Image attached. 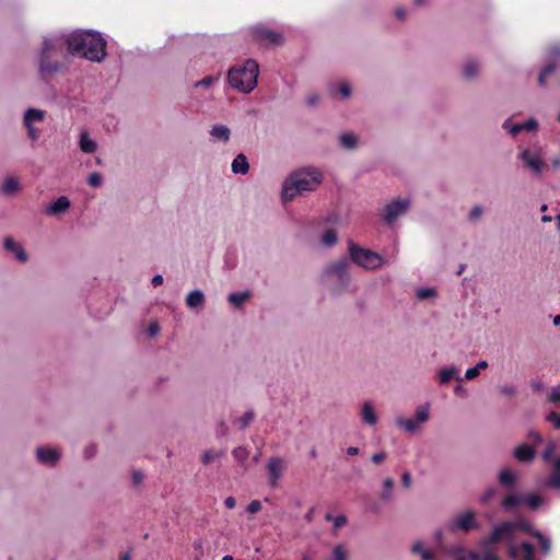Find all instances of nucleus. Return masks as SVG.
I'll return each instance as SVG.
<instances>
[{
  "label": "nucleus",
  "instance_id": "f257e3e1",
  "mask_svg": "<svg viewBox=\"0 0 560 560\" xmlns=\"http://www.w3.org/2000/svg\"><path fill=\"white\" fill-rule=\"evenodd\" d=\"M518 532L535 537L544 555L550 552V538L545 536L541 532L535 530L533 524L524 517H516L512 521H502L495 524L491 533L478 542V551H467L465 548L457 545L451 547L447 552L454 560H500L497 555V542L510 541L515 538Z\"/></svg>",
  "mask_w": 560,
  "mask_h": 560
},
{
  "label": "nucleus",
  "instance_id": "f03ea898",
  "mask_svg": "<svg viewBox=\"0 0 560 560\" xmlns=\"http://www.w3.org/2000/svg\"><path fill=\"white\" fill-rule=\"evenodd\" d=\"M65 35H50L43 39L37 57L38 73L45 81L67 69Z\"/></svg>",
  "mask_w": 560,
  "mask_h": 560
},
{
  "label": "nucleus",
  "instance_id": "7ed1b4c3",
  "mask_svg": "<svg viewBox=\"0 0 560 560\" xmlns=\"http://www.w3.org/2000/svg\"><path fill=\"white\" fill-rule=\"evenodd\" d=\"M65 37L67 50L72 56H80L93 62H101L106 57V40L98 32L74 31Z\"/></svg>",
  "mask_w": 560,
  "mask_h": 560
},
{
  "label": "nucleus",
  "instance_id": "20e7f679",
  "mask_svg": "<svg viewBox=\"0 0 560 560\" xmlns=\"http://www.w3.org/2000/svg\"><path fill=\"white\" fill-rule=\"evenodd\" d=\"M323 179L322 171L314 166H306L293 171L282 183V201L290 202L303 192L315 190L322 184Z\"/></svg>",
  "mask_w": 560,
  "mask_h": 560
},
{
  "label": "nucleus",
  "instance_id": "39448f33",
  "mask_svg": "<svg viewBox=\"0 0 560 560\" xmlns=\"http://www.w3.org/2000/svg\"><path fill=\"white\" fill-rule=\"evenodd\" d=\"M259 65L255 59H246L228 71L229 85L238 93H250L258 83Z\"/></svg>",
  "mask_w": 560,
  "mask_h": 560
},
{
  "label": "nucleus",
  "instance_id": "423d86ee",
  "mask_svg": "<svg viewBox=\"0 0 560 560\" xmlns=\"http://www.w3.org/2000/svg\"><path fill=\"white\" fill-rule=\"evenodd\" d=\"M320 280L326 285H329L336 294L350 291L351 275L349 260L342 257L326 265L322 270Z\"/></svg>",
  "mask_w": 560,
  "mask_h": 560
},
{
  "label": "nucleus",
  "instance_id": "0eeeda50",
  "mask_svg": "<svg viewBox=\"0 0 560 560\" xmlns=\"http://www.w3.org/2000/svg\"><path fill=\"white\" fill-rule=\"evenodd\" d=\"M348 255L352 264L366 271L378 270L385 265V258L381 254L354 242L348 243Z\"/></svg>",
  "mask_w": 560,
  "mask_h": 560
},
{
  "label": "nucleus",
  "instance_id": "6e6552de",
  "mask_svg": "<svg viewBox=\"0 0 560 560\" xmlns=\"http://www.w3.org/2000/svg\"><path fill=\"white\" fill-rule=\"evenodd\" d=\"M247 37L265 47H275L283 44V35L262 23L248 27Z\"/></svg>",
  "mask_w": 560,
  "mask_h": 560
},
{
  "label": "nucleus",
  "instance_id": "1a4fd4ad",
  "mask_svg": "<svg viewBox=\"0 0 560 560\" xmlns=\"http://www.w3.org/2000/svg\"><path fill=\"white\" fill-rule=\"evenodd\" d=\"M517 159L536 177L541 176L547 166L544 160V150L539 145L521 149Z\"/></svg>",
  "mask_w": 560,
  "mask_h": 560
},
{
  "label": "nucleus",
  "instance_id": "9d476101",
  "mask_svg": "<svg viewBox=\"0 0 560 560\" xmlns=\"http://www.w3.org/2000/svg\"><path fill=\"white\" fill-rule=\"evenodd\" d=\"M429 418L430 406L421 405L416 408L413 418L409 419L405 417H397L395 423L400 430L409 434H415L420 430L421 425L429 420Z\"/></svg>",
  "mask_w": 560,
  "mask_h": 560
},
{
  "label": "nucleus",
  "instance_id": "9b49d317",
  "mask_svg": "<svg viewBox=\"0 0 560 560\" xmlns=\"http://www.w3.org/2000/svg\"><path fill=\"white\" fill-rule=\"evenodd\" d=\"M410 205L411 201L407 197L390 200L384 206L382 211L384 222L388 225L394 224L400 217L408 212Z\"/></svg>",
  "mask_w": 560,
  "mask_h": 560
},
{
  "label": "nucleus",
  "instance_id": "f8f14e48",
  "mask_svg": "<svg viewBox=\"0 0 560 560\" xmlns=\"http://www.w3.org/2000/svg\"><path fill=\"white\" fill-rule=\"evenodd\" d=\"M45 118L46 112L44 109L31 107L24 112L22 124L30 140L37 141L40 138V130L36 127V124L43 122Z\"/></svg>",
  "mask_w": 560,
  "mask_h": 560
},
{
  "label": "nucleus",
  "instance_id": "ddd939ff",
  "mask_svg": "<svg viewBox=\"0 0 560 560\" xmlns=\"http://www.w3.org/2000/svg\"><path fill=\"white\" fill-rule=\"evenodd\" d=\"M514 540L515 538L510 541H502V544L508 546L509 556L513 560H536L535 548L532 544L523 541L520 545H515ZM498 544H501V541H498L497 545Z\"/></svg>",
  "mask_w": 560,
  "mask_h": 560
},
{
  "label": "nucleus",
  "instance_id": "4468645a",
  "mask_svg": "<svg viewBox=\"0 0 560 560\" xmlns=\"http://www.w3.org/2000/svg\"><path fill=\"white\" fill-rule=\"evenodd\" d=\"M478 527L479 524L476 521V515L472 511H466L457 514L451 523L452 530L462 529L465 533H468L471 529H476Z\"/></svg>",
  "mask_w": 560,
  "mask_h": 560
},
{
  "label": "nucleus",
  "instance_id": "2eb2a0df",
  "mask_svg": "<svg viewBox=\"0 0 560 560\" xmlns=\"http://www.w3.org/2000/svg\"><path fill=\"white\" fill-rule=\"evenodd\" d=\"M502 128L512 137H516L521 131H536L538 122L534 118H529L525 122H512L511 119H506L503 121Z\"/></svg>",
  "mask_w": 560,
  "mask_h": 560
},
{
  "label": "nucleus",
  "instance_id": "dca6fc26",
  "mask_svg": "<svg viewBox=\"0 0 560 560\" xmlns=\"http://www.w3.org/2000/svg\"><path fill=\"white\" fill-rule=\"evenodd\" d=\"M560 57V44L551 45L548 48L549 63L540 71L538 75L539 85L544 86L547 83V78L555 72V62Z\"/></svg>",
  "mask_w": 560,
  "mask_h": 560
},
{
  "label": "nucleus",
  "instance_id": "f3484780",
  "mask_svg": "<svg viewBox=\"0 0 560 560\" xmlns=\"http://www.w3.org/2000/svg\"><path fill=\"white\" fill-rule=\"evenodd\" d=\"M285 468H287V463L284 462V459H282L280 457H277V456L271 457L268 460L267 471H268L269 482L272 487H275L278 483V481L282 477Z\"/></svg>",
  "mask_w": 560,
  "mask_h": 560
},
{
  "label": "nucleus",
  "instance_id": "a211bd4d",
  "mask_svg": "<svg viewBox=\"0 0 560 560\" xmlns=\"http://www.w3.org/2000/svg\"><path fill=\"white\" fill-rule=\"evenodd\" d=\"M35 455H36V459L40 464L50 466V467L55 466L61 457V453L57 448L51 447V446L37 447Z\"/></svg>",
  "mask_w": 560,
  "mask_h": 560
},
{
  "label": "nucleus",
  "instance_id": "6ab92c4d",
  "mask_svg": "<svg viewBox=\"0 0 560 560\" xmlns=\"http://www.w3.org/2000/svg\"><path fill=\"white\" fill-rule=\"evenodd\" d=\"M231 129L222 124H214L209 130V140L212 143L228 144L231 140Z\"/></svg>",
  "mask_w": 560,
  "mask_h": 560
},
{
  "label": "nucleus",
  "instance_id": "aec40b11",
  "mask_svg": "<svg viewBox=\"0 0 560 560\" xmlns=\"http://www.w3.org/2000/svg\"><path fill=\"white\" fill-rule=\"evenodd\" d=\"M3 247L8 253L14 255L15 259L20 262H26L28 255L20 242L12 236H5L3 240Z\"/></svg>",
  "mask_w": 560,
  "mask_h": 560
},
{
  "label": "nucleus",
  "instance_id": "412c9836",
  "mask_svg": "<svg viewBox=\"0 0 560 560\" xmlns=\"http://www.w3.org/2000/svg\"><path fill=\"white\" fill-rule=\"evenodd\" d=\"M513 455L517 462L527 464L535 459L536 450L530 444L522 443L515 447Z\"/></svg>",
  "mask_w": 560,
  "mask_h": 560
},
{
  "label": "nucleus",
  "instance_id": "4be33fe9",
  "mask_svg": "<svg viewBox=\"0 0 560 560\" xmlns=\"http://www.w3.org/2000/svg\"><path fill=\"white\" fill-rule=\"evenodd\" d=\"M522 504H524V494L518 492H511L501 501V506L505 512H512Z\"/></svg>",
  "mask_w": 560,
  "mask_h": 560
},
{
  "label": "nucleus",
  "instance_id": "5701e85b",
  "mask_svg": "<svg viewBox=\"0 0 560 560\" xmlns=\"http://www.w3.org/2000/svg\"><path fill=\"white\" fill-rule=\"evenodd\" d=\"M70 206H71L70 199L66 196H60L45 209V212H46V214H49V215L61 214V213H65L66 211H68Z\"/></svg>",
  "mask_w": 560,
  "mask_h": 560
},
{
  "label": "nucleus",
  "instance_id": "b1692460",
  "mask_svg": "<svg viewBox=\"0 0 560 560\" xmlns=\"http://www.w3.org/2000/svg\"><path fill=\"white\" fill-rule=\"evenodd\" d=\"M79 147L86 154H92L98 149L97 142L90 137L89 131L85 129L80 131Z\"/></svg>",
  "mask_w": 560,
  "mask_h": 560
},
{
  "label": "nucleus",
  "instance_id": "393cba45",
  "mask_svg": "<svg viewBox=\"0 0 560 560\" xmlns=\"http://www.w3.org/2000/svg\"><path fill=\"white\" fill-rule=\"evenodd\" d=\"M360 416L362 421L369 425H375L378 421L375 407L371 401H364L362 404Z\"/></svg>",
  "mask_w": 560,
  "mask_h": 560
},
{
  "label": "nucleus",
  "instance_id": "a878e982",
  "mask_svg": "<svg viewBox=\"0 0 560 560\" xmlns=\"http://www.w3.org/2000/svg\"><path fill=\"white\" fill-rule=\"evenodd\" d=\"M546 486L560 491V457H556L550 466V475L546 480Z\"/></svg>",
  "mask_w": 560,
  "mask_h": 560
},
{
  "label": "nucleus",
  "instance_id": "bb28decb",
  "mask_svg": "<svg viewBox=\"0 0 560 560\" xmlns=\"http://www.w3.org/2000/svg\"><path fill=\"white\" fill-rule=\"evenodd\" d=\"M231 171L233 174L246 175L249 172V162L244 153L235 155L231 163Z\"/></svg>",
  "mask_w": 560,
  "mask_h": 560
},
{
  "label": "nucleus",
  "instance_id": "cd10ccee",
  "mask_svg": "<svg viewBox=\"0 0 560 560\" xmlns=\"http://www.w3.org/2000/svg\"><path fill=\"white\" fill-rule=\"evenodd\" d=\"M339 145L346 150H355L360 144L359 137L353 132H342L338 137Z\"/></svg>",
  "mask_w": 560,
  "mask_h": 560
},
{
  "label": "nucleus",
  "instance_id": "c85d7f7f",
  "mask_svg": "<svg viewBox=\"0 0 560 560\" xmlns=\"http://www.w3.org/2000/svg\"><path fill=\"white\" fill-rule=\"evenodd\" d=\"M185 302L190 310L201 308L205 305V294L201 290H192L187 294Z\"/></svg>",
  "mask_w": 560,
  "mask_h": 560
},
{
  "label": "nucleus",
  "instance_id": "c756f323",
  "mask_svg": "<svg viewBox=\"0 0 560 560\" xmlns=\"http://www.w3.org/2000/svg\"><path fill=\"white\" fill-rule=\"evenodd\" d=\"M411 552L419 555L421 560H436L434 552L427 548L422 541H415L411 546Z\"/></svg>",
  "mask_w": 560,
  "mask_h": 560
},
{
  "label": "nucleus",
  "instance_id": "7c9ffc66",
  "mask_svg": "<svg viewBox=\"0 0 560 560\" xmlns=\"http://www.w3.org/2000/svg\"><path fill=\"white\" fill-rule=\"evenodd\" d=\"M480 71V63L477 60H468L462 69V74L465 79H475Z\"/></svg>",
  "mask_w": 560,
  "mask_h": 560
},
{
  "label": "nucleus",
  "instance_id": "2f4dec72",
  "mask_svg": "<svg viewBox=\"0 0 560 560\" xmlns=\"http://www.w3.org/2000/svg\"><path fill=\"white\" fill-rule=\"evenodd\" d=\"M252 296L250 291L245 290L241 292H233L228 295V301L234 307H241L246 301H248Z\"/></svg>",
  "mask_w": 560,
  "mask_h": 560
},
{
  "label": "nucleus",
  "instance_id": "473e14b6",
  "mask_svg": "<svg viewBox=\"0 0 560 560\" xmlns=\"http://www.w3.org/2000/svg\"><path fill=\"white\" fill-rule=\"evenodd\" d=\"M499 482L503 487H513L516 483L517 475L515 471L511 470L510 468H504L499 474Z\"/></svg>",
  "mask_w": 560,
  "mask_h": 560
},
{
  "label": "nucleus",
  "instance_id": "72a5a7b5",
  "mask_svg": "<svg viewBox=\"0 0 560 560\" xmlns=\"http://www.w3.org/2000/svg\"><path fill=\"white\" fill-rule=\"evenodd\" d=\"M1 189L4 195H13L21 190V184L16 177L9 176L4 178Z\"/></svg>",
  "mask_w": 560,
  "mask_h": 560
},
{
  "label": "nucleus",
  "instance_id": "f704fd0d",
  "mask_svg": "<svg viewBox=\"0 0 560 560\" xmlns=\"http://www.w3.org/2000/svg\"><path fill=\"white\" fill-rule=\"evenodd\" d=\"M439 378L442 384H446L452 380L462 381L458 376V369L455 366L444 368L439 372Z\"/></svg>",
  "mask_w": 560,
  "mask_h": 560
},
{
  "label": "nucleus",
  "instance_id": "c9c22d12",
  "mask_svg": "<svg viewBox=\"0 0 560 560\" xmlns=\"http://www.w3.org/2000/svg\"><path fill=\"white\" fill-rule=\"evenodd\" d=\"M544 503H545V498L540 494H536V493L524 494V504H526L533 511L539 509Z\"/></svg>",
  "mask_w": 560,
  "mask_h": 560
},
{
  "label": "nucleus",
  "instance_id": "e433bc0d",
  "mask_svg": "<svg viewBox=\"0 0 560 560\" xmlns=\"http://www.w3.org/2000/svg\"><path fill=\"white\" fill-rule=\"evenodd\" d=\"M416 296L420 301L434 300L438 298V290L434 287H424L416 290Z\"/></svg>",
  "mask_w": 560,
  "mask_h": 560
},
{
  "label": "nucleus",
  "instance_id": "4c0bfd02",
  "mask_svg": "<svg viewBox=\"0 0 560 560\" xmlns=\"http://www.w3.org/2000/svg\"><path fill=\"white\" fill-rule=\"evenodd\" d=\"M349 549L345 544H338L334 547L330 560H349Z\"/></svg>",
  "mask_w": 560,
  "mask_h": 560
},
{
  "label": "nucleus",
  "instance_id": "58836bf2",
  "mask_svg": "<svg viewBox=\"0 0 560 560\" xmlns=\"http://www.w3.org/2000/svg\"><path fill=\"white\" fill-rule=\"evenodd\" d=\"M557 442L555 441H549L545 447V450L542 451L541 453V458L549 463L550 466L552 465V460L556 458L553 455L557 451Z\"/></svg>",
  "mask_w": 560,
  "mask_h": 560
},
{
  "label": "nucleus",
  "instance_id": "ea45409f",
  "mask_svg": "<svg viewBox=\"0 0 560 560\" xmlns=\"http://www.w3.org/2000/svg\"><path fill=\"white\" fill-rule=\"evenodd\" d=\"M337 242H338V236H337L336 231L332 229L326 230L323 233L322 238H320V243L325 247H332L334 245L337 244Z\"/></svg>",
  "mask_w": 560,
  "mask_h": 560
},
{
  "label": "nucleus",
  "instance_id": "a19ab883",
  "mask_svg": "<svg viewBox=\"0 0 560 560\" xmlns=\"http://www.w3.org/2000/svg\"><path fill=\"white\" fill-rule=\"evenodd\" d=\"M222 456H223L222 452L209 450L202 454L201 460L205 465H209V464L213 463L214 460L221 458Z\"/></svg>",
  "mask_w": 560,
  "mask_h": 560
},
{
  "label": "nucleus",
  "instance_id": "79ce46f5",
  "mask_svg": "<svg viewBox=\"0 0 560 560\" xmlns=\"http://www.w3.org/2000/svg\"><path fill=\"white\" fill-rule=\"evenodd\" d=\"M86 182L91 187L98 188L104 184V176L98 172H93L88 176Z\"/></svg>",
  "mask_w": 560,
  "mask_h": 560
},
{
  "label": "nucleus",
  "instance_id": "37998d69",
  "mask_svg": "<svg viewBox=\"0 0 560 560\" xmlns=\"http://www.w3.org/2000/svg\"><path fill=\"white\" fill-rule=\"evenodd\" d=\"M220 77L219 75H208L199 81H196L194 83V86L195 88H210L212 86L214 83H217L219 81Z\"/></svg>",
  "mask_w": 560,
  "mask_h": 560
},
{
  "label": "nucleus",
  "instance_id": "c03bdc74",
  "mask_svg": "<svg viewBox=\"0 0 560 560\" xmlns=\"http://www.w3.org/2000/svg\"><path fill=\"white\" fill-rule=\"evenodd\" d=\"M528 443L534 446V448L542 443L541 434L536 430H529L526 435Z\"/></svg>",
  "mask_w": 560,
  "mask_h": 560
},
{
  "label": "nucleus",
  "instance_id": "a18cd8bd",
  "mask_svg": "<svg viewBox=\"0 0 560 560\" xmlns=\"http://www.w3.org/2000/svg\"><path fill=\"white\" fill-rule=\"evenodd\" d=\"M232 454H233L234 458L241 464H243L249 456L248 450L243 446H238V447L234 448Z\"/></svg>",
  "mask_w": 560,
  "mask_h": 560
},
{
  "label": "nucleus",
  "instance_id": "49530a36",
  "mask_svg": "<svg viewBox=\"0 0 560 560\" xmlns=\"http://www.w3.org/2000/svg\"><path fill=\"white\" fill-rule=\"evenodd\" d=\"M497 494L498 491L495 488H489L480 495V502L482 504H489L497 497Z\"/></svg>",
  "mask_w": 560,
  "mask_h": 560
},
{
  "label": "nucleus",
  "instance_id": "de8ad7c7",
  "mask_svg": "<svg viewBox=\"0 0 560 560\" xmlns=\"http://www.w3.org/2000/svg\"><path fill=\"white\" fill-rule=\"evenodd\" d=\"M254 419V413L252 411L245 412L240 419H237L236 424L238 429H245Z\"/></svg>",
  "mask_w": 560,
  "mask_h": 560
},
{
  "label": "nucleus",
  "instance_id": "09e8293b",
  "mask_svg": "<svg viewBox=\"0 0 560 560\" xmlns=\"http://www.w3.org/2000/svg\"><path fill=\"white\" fill-rule=\"evenodd\" d=\"M337 90L338 92L340 93L341 97L342 98H348L351 96L352 94V88L350 85V83L343 81V82H340L338 85H337Z\"/></svg>",
  "mask_w": 560,
  "mask_h": 560
},
{
  "label": "nucleus",
  "instance_id": "8fccbe9b",
  "mask_svg": "<svg viewBox=\"0 0 560 560\" xmlns=\"http://www.w3.org/2000/svg\"><path fill=\"white\" fill-rule=\"evenodd\" d=\"M384 490L382 493V498L384 500H389L392 497V489L394 487V480L392 478H387L384 480Z\"/></svg>",
  "mask_w": 560,
  "mask_h": 560
},
{
  "label": "nucleus",
  "instance_id": "3c124183",
  "mask_svg": "<svg viewBox=\"0 0 560 560\" xmlns=\"http://www.w3.org/2000/svg\"><path fill=\"white\" fill-rule=\"evenodd\" d=\"M482 214H483V208L479 205H476L470 209V211L468 213V219H469V221L475 222V221L479 220Z\"/></svg>",
  "mask_w": 560,
  "mask_h": 560
},
{
  "label": "nucleus",
  "instance_id": "603ef678",
  "mask_svg": "<svg viewBox=\"0 0 560 560\" xmlns=\"http://www.w3.org/2000/svg\"><path fill=\"white\" fill-rule=\"evenodd\" d=\"M548 400L551 402L560 401V386H555L550 389L548 394Z\"/></svg>",
  "mask_w": 560,
  "mask_h": 560
},
{
  "label": "nucleus",
  "instance_id": "864d4df0",
  "mask_svg": "<svg viewBox=\"0 0 560 560\" xmlns=\"http://www.w3.org/2000/svg\"><path fill=\"white\" fill-rule=\"evenodd\" d=\"M262 505L261 502L258 500H253L246 508V511L249 514H256L261 510Z\"/></svg>",
  "mask_w": 560,
  "mask_h": 560
},
{
  "label": "nucleus",
  "instance_id": "5fc2aeb1",
  "mask_svg": "<svg viewBox=\"0 0 560 560\" xmlns=\"http://www.w3.org/2000/svg\"><path fill=\"white\" fill-rule=\"evenodd\" d=\"M320 100V95L318 93H311L306 96L305 102L306 105L313 107L318 104Z\"/></svg>",
  "mask_w": 560,
  "mask_h": 560
},
{
  "label": "nucleus",
  "instance_id": "6e6d98bb",
  "mask_svg": "<svg viewBox=\"0 0 560 560\" xmlns=\"http://www.w3.org/2000/svg\"><path fill=\"white\" fill-rule=\"evenodd\" d=\"M335 530L341 528L347 524V517L345 515H337L332 518ZM336 534V532H334Z\"/></svg>",
  "mask_w": 560,
  "mask_h": 560
},
{
  "label": "nucleus",
  "instance_id": "4d7b16f0",
  "mask_svg": "<svg viewBox=\"0 0 560 560\" xmlns=\"http://www.w3.org/2000/svg\"><path fill=\"white\" fill-rule=\"evenodd\" d=\"M547 421L551 422L556 428H560V415L551 411L547 417Z\"/></svg>",
  "mask_w": 560,
  "mask_h": 560
},
{
  "label": "nucleus",
  "instance_id": "13d9d810",
  "mask_svg": "<svg viewBox=\"0 0 560 560\" xmlns=\"http://www.w3.org/2000/svg\"><path fill=\"white\" fill-rule=\"evenodd\" d=\"M479 374L480 373L478 372L476 366L467 369L466 372H465V380L466 381H471V380L476 378Z\"/></svg>",
  "mask_w": 560,
  "mask_h": 560
},
{
  "label": "nucleus",
  "instance_id": "bf43d9fd",
  "mask_svg": "<svg viewBox=\"0 0 560 560\" xmlns=\"http://www.w3.org/2000/svg\"><path fill=\"white\" fill-rule=\"evenodd\" d=\"M411 481H412V478H411V475L410 472L408 471H405L401 476V483L404 487L406 488H409L411 486Z\"/></svg>",
  "mask_w": 560,
  "mask_h": 560
},
{
  "label": "nucleus",
  "instance_id": "052dcab7",
  "mask_svg": "<svg viewBox=\"0 0 560 560\" xmlns=\"http://www.w3.org/2000/svg\"><path fill=\"white\" fill-rule=\"evenodd\" d=\"M160 331V326L158 323H151L149 328H148V332L151 337H154L159 334Z\"/></svg>",
  "mask_w": 560,
  "mask_h": 560
},
{
  "label": "nucleus",
  "instance_id": "680f3d73",
  "mask_svg": "<svg viewBox=\"0 0 560 560\" xmlns=\"http://www.w3.org/2000/svg\"><path fill=\"white\" fill-rule=\"evenodd\" d=\"M406 15H407V12L404 8L401 7H398L395 9V16L398 19V20H405L406 19Z\"/></svg>",
  "mask_w": 560,
  "mask_h": 560
},
{
  "label": "nucleus",
  "instance_id": "e2e57ef3",
  "mask_svg": "<svg viewBox=\"0 0 560 560\" xmlns=\"http://www.w3.org/2000/svg\"><path fill=\"white\" fill-rule=\"evenodd\" d=\"M385 458H386V453L381 452V453L374 454L371 459L373 463L378 464V463L383 462Z\"/></svg>",
  "mask_w": 560,
  "mask_h": 560
},
{
  "label": "nucleus",
  "instance_id": "0e129e2a",
  "mask_svg": "<svg viewBox=\"0 0 560 560\" xmlns=\"http://www.w3.org/2000/svg\"><path fill=\"white\" fill-rule=\"evenodd\" d=\"M500 392L506 396H512L515 394V388L513 386H503L500 388Z\"/></svg>",
  "mask_w": 560,
  "mask_h": 560
},
{
  "label": "nucleus",
  "instance_id": "69168bd1",
  "mask_svg": "<svg viewBox=\"0 0 560 560\" xmlns=\"http://www.w3.org/2000/svg\"><path fill=\"white\" fill-rule=\"evenodd\" d=\"M224 504L228 509H234L235 505H236V500L235 498L233 497H228L225 500H224Z\"/></svg>",
  "mask_w": 560,
  "mask_h": 560
},
{
  "label": "nucleus",
  "instance_id": "338daca9",
  "mask_svg": "<svg viewBox=\"0 0 560 560\" xmlns=\"http://www.w3.org/2000/svg\"><path fill=\"white\" fill-rule=\"evenodd\" d=\"M151 282L154 287L161 285L163 283V277L161 275H155Z\"/></svg>",
  "mask_w": 560,
  "mask_h": 560
},
{
  "label": "nucleus",
  "instance_id": "774afa93",
  "mask_svg": "<svg viewBox=\"0 0 560 560\" xmlns=\"http://www.w3.org/2000/svg\"><path fill=\"white\" fill-rule=\"evenodd\" d=\"M488 368V362L485 361V360H481L479 361L477 364H476V369L478 370V372L480 373L482 370H486Z\"/></svg>",
  "mask_w": 560,
  "mask_h": 560
}]
</instances>
